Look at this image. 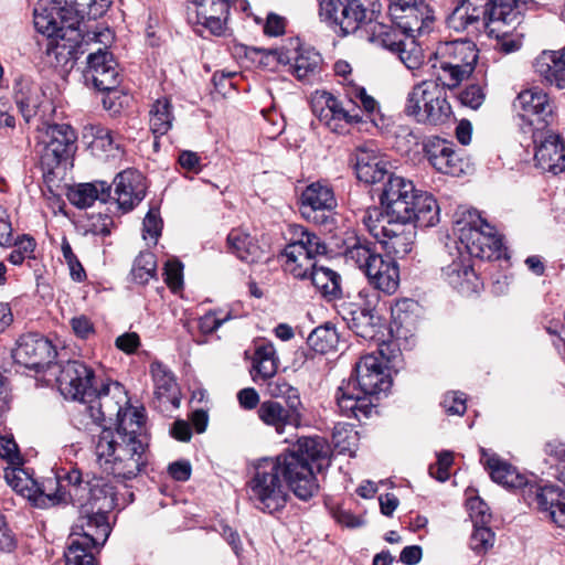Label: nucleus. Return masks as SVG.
Listing matches in <instances>:
<instances>
[{
  "label": "nucleus",
  "instance_id": "3",
  "mask_svg": "<svg viewBox=\"0 0 565 565\" xmlns=\"http://www.w3.org/2000/svg\"><path fill=\"white\" fill-rule=\"evenodd\" d=\"M379 354L361 356L355 364L354 377L338 387L335 399L344 416L359 422L369 418L375 406L373 397L391 388L392 379L382 360L383 349L379 350Z\"/></svg>",
  "mask_w": 565,
  "mask_h": 565
},
{
  "label": "nucleus",
  "instance_id": "64",
  "mask_svg": "<svg viewBox=\"0 0 565 565\" xmlns=\"http://www.w3.org/2000/svg\"><path fill=\"white\" fill-rule=\"evenodd\" d=\"M547 454L556 461L557 480L565 484V445H548Z\"/></svg>",
  "mask_w": 565,
  "mask_h": 565
},
{
  "label": "nucleus",
  "instance_id": "39",
  "mask_svg": "<svg viewBox=\"0 0 565 565\" xmlns=\"http://www.w3.org/2000/svg\"><path fill=\"white\" fill-rule=\"evenodd\" d=\"M315 288L328 300L341 297V277L331 268L315 265L309 277Z\"/></svg>",
  "mask_w": 565,
  "mask_h": 565
},
{
  "label": "nucleus",
  "instance_id": "9",
  "mask_svg": "<svg viewBox=\"0 0 565 565\" xmlns=\"http://www.w3.org/2000/svg\"><path fill=\"white\" fill-rule=\"evenodd\" d=\"M447 90L437 78L417 83L407 95L404 113L420 125H445L454 116Z\"/></svg>",
  "mask_w": 565,
  "mask_h": 565
},
{
  "label": "nucleus",
  "instance_id": "52",
  "mask_svg": "<svg viewBox=\"0 0 565 565\" xmlns=\"http://www.w3.org/2000/svg\"><path fill=\"white\" fill-rule=\"evenodd\" d=\"M495 534L487 525H473L468 541L469 548L478 556L486 555L494 545Z\"/></svg>",
  "mask_w": 565,
  "mask_h": 565
},
{
  "label": "nucleus",
  "instance_id": "30",
  "mask_svg": "<svg viewBox=\"0 0 565 565\" xmlns=\"http://www.w3.org/2000/svg\"><path fill=\"white\" fill-rule=\"evenodd\" d=\"M458 40L441 42L435 52L437 79L449 90L459 85V62L457 55Z\"/></svg>",
  "mask_w": 565,
  "mask_h": 565
},
{
  "label": "nucleus",
  "instance_id": "14",
  "mask_svg": "<svg viewBox=\"0 0 565 565\" xmlns=\"http://www.w3.org/2000/svg\"><path fill=\"white\" fill-rule=\"evenodd\" d=\"M376 0H319L322 20L338 28L342 35L356 32L375 11Z\"/></svg>",
  "mask_w": 565,
  "mask_h": 565
},
{
  "label": "nucleus",
  "instance_id": "32",
  "mask_svg": "<svg viewBox=\"0 0 565 565\" xmlns=\"http://www.w3.org/2000/svg\"><path fill=\"white\" fill-rule=\"evenodd\" d=\"M196 22L214 35L223 34L230 13V0H193Z\"/></svg>",
  "mask_w": 565,
  "mask_h": 565
},
{
  "label": "nucleus",
  "instance_id": "6",
  "mask_svg": "<svg viewBox=\"0 0 565 565\" xmlns=\"http://www.w3.org/2000/svg\"><path fill=\"white\" fill-rule=\"evenodd\" d=\"M285 480V467L276 456L264 458L255 466L253 477L247 482V493L253 505L268 514L281 511L289 499Z\"/></svg>",
  "mask_w": 565,
  "mask_h": 565
},
{
  "label": "nucleus",
  "instance_id": "43",
  "mask_svg": "<svg viewBox=\"0 0 565 565\" xmlns=\"http://www.w3.org/2000/svg\"><path fill=\"white\" fill-rule=\"evenodd\" d=\"M150 130L156 137L166 135L172 127L174 119L172 105L166 97L157 99L149 111Z\"/></svg>",
  "mask_w": 565,
  "mask_h": 565
},
{
  "label": "nucleus",
  "instance_id": "12",
  "mask_svg": "<svg viewBox=\"0 0 565 565\" xmlns=\"http://www.w3.org/2000/svg\"><path fill=\"white\" fill-rule=\"evenodd\" d=\"M356 89H364V87L350 84L347 88V105L328 92L316 96L312 100V111L318 120L333 132H340L345 124L362 121V116L356 110L360 99Z\"/></svg>",
  "mask_w": 565,
  "mask_h": 565
},
{
  "label": "nucleus",
  "instance_id": "29",
  "mask_svg": "<svg viewBox=\"0 0 565 565\" xmlns=\"http://www.w3.org/2000/svg\"><path fill=\"white\" fill-rule=\"evenodd\" d=\"M514 108L520 113V116L534 124L536 117L537 122H546L547 117L553 113L552 104L545 92L540 88H530L521 92L513 104Z\"/></svg>",
  "mask_w": 565,
  "mask_h": 565
},
{
  "label": "nucleus",
  "instance_id": "36",
  "mask_svg": "<svg viewBox=\"0 0 565 565\" xmlns=\"http://www.w3.org/2000/svg\"><path fill=\"white\" fill-rule=\"evenodd\" d=\"M438 280L440 284L457 289L459 285V239L447 235L443 250L438 255Z\"/></svg>",
  "mask_w": 565,
  "mask_h": 565
},
{
  "label": "nucleus",
  "instance_id": "25",
  "mask_svg": "<svg viewBox=\"0 0 565 565\" xmlns=\"http://www.w3.org/2000/svg\"><path fill=\"white\" fill-rule=\"evenodd\" d=\"M356 177L366 184H375L388 178V162L372 142L356 147L354 152Z\"/></svg>",
  "mask_w": 565,
  "mask_h": 565
},
{
  "label": "nucleus",
  "instance_id": "17",
  "mask_svg": "<svg viewBox=\"0 0 565 565\" xmlns=\"http://www.w3.org/2000/svg\"><path fill=\"white\" fill-rule=\"evenodd\" d=\"M95 374L82 361H67L61 366L56 377L58 390L65 398L86 403L94 395Z\"/></svg>",
  "mask_w": 565,
  "mask_h": 565
},
{
  "label": "nucleus",
  "instance_id": "34",
  "mask_svg": "<svg viewBox=\"0 0 565 565\" xmlns=\"http://www.w3.org/2000/svg\"><path fill=\"white\" fill-rule=\"evenodd\" d=\"M481 461L495 483L509 489H521L523 487L527 489L530 487L526 476L500 457L483 451Z\"/></svg>",
  "mask_w": 565,
  "mask_h": 565
},
{
  "label": "nucleus",
  "instance_id": "42",
  "mask_svg": "<svg viewBox=\"0 0 565 565\" xmlns=\"http://www.w3.org/2000/svg\"><path fill=\"white\" fill-rule=\"evenodd\" d=\"M292 233L294 239L286 245L287 247H301V254L311 260H315L316 256L327 253L326 244L315 233L309 232L302 226H296Z\"/></svg>",
  "mask_w": 565,
  "mask_h": 565
},
{
  "label": "nucleus",
  "instance_id": "7",
  "mask_svg": "<svg viewBox=\"0 0 565 565\" xmlns=\"http://www.w3.org/2000/svg\"><path fill=\"white\" fill-rule=\"evenodd\" d=\"M347 264L358 267L379 290L392 295L399 285V269L390 257L377 252L376 244L365 237H354L344 250Z\"/></svg>",
  "mask_w": 565,
  "mask_h": 565
},
{
  "label": "nucleus",
  "instance_id": "35",
  "mask_svg": "<svg viewBox=\"0 0 565 565\" xmlns=\"http://www.w3.org/2000/svg\"><path fill=\"white\" fill-rule=\"evenodd\" d=\"M535 72L551 85L565 88V47L558 51H543L534 62Z\"/></svg>",
  "mask_w": 565,
  "mask_h": 565
},
{
  "label": "nucleus",
  "instance_id": "1",
  "mask_svg": "<svg viewBox=\"0 0 565 565\" xmlns=\"http://www.w3.org/2000/svg\"><path fill=\"white\" fill-rule=\"evenodd\" d=\"M65 476L71 487L73 505L78 509L68 543H77L84 548H99L111 531L108 513L117 505L116 488L103 477L93 476L84 480L76 468H71Z\"/></svg>",
  "mask_w": 565,
  "mask_h": 565
},
{
  "label": "nucleus",
  "instance_id": "46",
  "mask_svg": "<svg viewBox=\"0 0 565 565\" xmlns=\"http://www.w3.org/2000/svg\"><path fill=\"white\" fill-rule=\"evenodd\" d=\"M339 335L332 323H324L313 329L308 335V345L317 353L324 354L337 348Z\"/></svg>",
  "mask_w": 565,
  "mask_h": 565
},
{
  "label": "nucleus",
  "instance_id": "57",
  "mask_svg": "<svg viewBox=\"0 0 565 565\" xmlns=\"http://www.w3.org/2000/svg\"><path fill=\"white\" fill-rule=\"evenodd\" d=\"M64 556L65 565H96L93 550L79 547L77 543H67Z\"/></svg>",
  "mask_w": 565,
  "mask_h": 565
},
{
  "label": "nucleus",
  "instance_id": "10",
  "mask_svg": "<svg viewBox=\"0 0 565 565\" xmlns=\"http://www.w3.org/2000/svg\"><path fill=\"white\" fill-rule=\"evenodd\" d=\"M461 244H465L467 253L476 258L491 260L507 257L502 237L473 209L461 213Z\"/></svg>",
  "mask_w": 565,
  "mask_h": 565
},
{
  "label": "nucleus",
  "instance_id": "33",
  "mask_svg": "<svg viewBox=\"0 0 565 565\" xmlns=\"http://www.w3.org/2000/svg\"><path fill=\"white\" fill-rule=\"evenodd\" d=\"M424 151L437 171L456 175L459 156L450 141L439 137H431L424 143Z\"/></svg>",
  "mask_w": 565,
  "mask_h": 565
},
{
  "label": "nucleus",
  "instance_id": "23",
  "mask_svg": "<svg viewBox=\"0 0 565 565\" xmlns=\"http://www.w3.org/2000/svg\"><path fill=\"white\" fill-rule=\"evenodd\" d=\"M534 166L544 173L565 172V140L557 134L534 135Z\"/></svg>",
  "mask_w": 565,
  "mask_h": 565
},
{
  "label": "nucleus",
  "instance_id": "53",
  "mask_svg": "<svg viewBox=\"0 0 565 565\" xmlns=\"http://www.w3.org/2000/svg\"><path fill=\"white\" fill-rule=\"evenodd\" d=\"M396 53L403 64L409 70L419 68L425 60L423 49L415 42V39H409L408 42L403 41V45L398 47Z\"/></svg>",
  "mask_w": 565,
  "mask_h": 565
},
{
  "label": "nucleus",
  "instance_id": "55",
  "mask_svg": "<svg viewBox=\"0 0 565 565\" xmlns=\"http://www.w3.org/2000/svg\"><path fill=\"white\" fill-rule=\"evenodd\" d=\"M479 58V50L472 40L461 39V81L468 78L475 71Z\"/></svg>",
  "mask_w": 565,
  "mask_h": 565
},
{
  "label": "nucleus",
  "instance_id": "58",
  "mask_svg": "<svg viewBox=\"0 0 565 565\" xmlns=\"http://www.w3.org/2000/svg\"><path fill=\"white\" fill-rule=\"evenodd\" d=\"M4 479L8 484L12 487V489L22 495H26L32 492L33 484H31L32 479H30L26 473L19 468H11L4 470Z\"/></svg>",
  "mask_w": 565,
  "mask_h": 565
},
{
  "label": "nucleus",
  "instance_id": "13",
  "mask_svg": "<svg viewBox=\"0 0 565 565\" xmlns=\"http://www.w3.org/2000/svg\"><path fill=\"white\" fill-rule=\"evenodd\" d=\"M127 403V396L118 383L107 384L99 390H94V395L88 397L85 403V411L97 424L116 420L118 423L117 428H120L121 424L130 428V424L136 420L132 413L138 411H125L124 406Z\"/></svg>",
  "mask_w": 565,
  "mask_h": 565
},
{
  "label": "nucleus",
  "instance_id": "18",
  "mask_svg": "<svg viewBox=\"0 0 565 565\" xmlns=\"http://www.w3.org/2000/svg\"><path fill=\"white\" fill-rule=\"evenodd\" d=\"M337 205L332 186L322 181L307 185L300 196L301 215L318 225H326L332 221L331 213Z\"/></svg>",
  "mask_w": 565,
  "mask_h": 565
},
{
  "label": "nucleus",
  "instance_id": "27",
  "mask_svg": "<svg viewBox=\"0 0 565 565\" xmlns=\"http://www.w3.org/2000/svg\"><path fill=\"white\" fill-rule=\"evenodd\" d=\"M270 54L277 56L281 64H290V71L299 81L309 82L321 71L322 57L312 47H300L292 58L279 49L270 51Z\"/></svg>",
  "mask_w": 565,
  "mask_h": 565
},
{
  "label": "nucleus",
  "instance_id": "49",
  "mask_svg": "<svg viewBox=\"0 0 565 565\" xmlns=\"http://www.w3.org/2000/svg\"><path fill=\"white\" fill-rule=\"evenodd\" d=\"M150 373L152 375L157 397L171 401L172 393L177 386L173 374L158 361L150 364Z\"/></svg>",
  "mask_w": 565,
  "mask_h": 565
},
{
  "label": "nucleus",
  "instance_id": "45",
  "mask_svg": "<svg viewBox=\"0 0 565 565\" xmlns=\"http://www.w3.org/2000/svg\"><path fill=\"white\" fill-rule=\"evenodd\" d=\"M301 247H285L282 255L286 257L284 269L297 279H306L313 269L316 262L301 254Z\"/></svg>",
  "mask_w": 565,
  "mask_h": 565
},
{
  "label": "nucleus",
  "instance_id": "47",
  "mask_svg": "<svg viewBox=\"0 0 565 565\" xmlns=\"http://www.w3.org/2000/svg\"><path fill=\"white\" fill-rule=\"evenodd\" d=\"M85 137H92L90 147L95 151L115 156L114 151L119 150L114 132L100 124L85 126Z\"/></svg>",
  "mask_w": 565,
  "mask_h": 565
},
{
  "label": "nucleus",
  "instance_id": "20",
  "mask_svg": "<svg viewBox=\"0 0 565 565\" xmlns=\"http://www.w3.org/2000/svg\"><path fill=\"white\" fill-rule=\"evenodd\" d=\"M12 356L18 364L40 373L50 366L55 358V350L52 343L44 337L36 333H28L19 338Z\"/></svg>",
  "mask_w": 565,
  "mask_h": 565
},
{
  "label": "nucleus",
  "instance_id": "26",
  "mask_svg": "<svg viewBox=\"0 0 565 565\" xmlns=\"http://www.w3.org/2000/svg\"><path fill=\"white\" fill-rule=\"evenodd\" d=\"M46 54L49 62L61 72L68 73L72 71L79 55L85 53V38H75L71 40V35L65 38L47 36Z\"/></svg>",
  "mask_w": 565,
  "mask_h": 565
},
{
  "label": "nucleus",
  "instance_id": "21",
  "mask_svg": "<svg viewBox=\"0 0 565 565\" xmlns=\"http://www.w3.org/2000/svg\"><path fill=\"white\" fill-rule=\"evenodd\" d=\"M529 504L559 527H565V490L548 483L531 484L525 494Z\"/></svg>",
  "mask_w": 565,
  "mask_h": 565
},
{
  "label": "nucleus",
  "instance_id": "37",
  "mask_svg": "<svg viewBox=\"0 0 565 565\" xmlns=\"http://www.w3.org/2000/svg\"><path fill=\"white\" fill-rule=\"evenodd\" d=\"M29 76L19 75L13 83V96L25 121L35 116L41 104V92Z\"/></svg>",
  "mask_w": 565,
  "mask_h": 565
},
{
  "label": "nucleus",
  "instance_id": "54",
  "mask_svg": "<svg viewBox=\"0 0 565 565\" xmlns=\"http://www.w3.org/2000/svg\"><path fill=\"white\" fill-rule=\"evenodd\" d=\"M514 24H493L488 29V33L490 35H494L498 39V49L504 53H511L516 51L520 47V42L518 40L509 38L510 28L514 29Z\"/></svg>",
  "mask_w": 565,
  "mask_h": 565
},
{
  "label": "nucleus",
  "instance_id": "61",
  "mask_svg": "<svg viewBox=\"0 0 565 565\" xmlns=\"http://www.w3.org/2000/svg\"><path fill=\"white\" fill-rule=\"evenodd\" d=\"M452 455L450 452H443L438 456L436 463L430 465L429 475L438 481H446L449 478L448 469L452 463Z\"/></svg>",
  "mask_w": 565,
  "mask_h": 565
},
{
  "label": "nucleus",
  "instance_id": "4",
  "mask_svg": "<svg viewBox=\"0 0 565 565\" xmlns=\"http://www.w3.org/2000/svg\"><path fill=\"white\" fill-rule=\"evenodd\" d=\"M331 449L320 436L300 437L292 447L277 457L285 467V480L292 493L302 501L318 494L316 473L330 466Z\"/></svg>",
  "mask_w": 565,
  "mask_h": 565
},
{
  "label": "nucleus",
  "instance_id": "48",
  "mask_svg": "<svg viewBox=\"0 0 565 565\" xmlns=\"http://www.w3.org/2000/svg\"><path fill=\"white\" fill-rule=\"evenodd\" d=\"M267 392L271 397L285 399L287 406L305 411L299 390L284 377H273L267 382Z\"/></svg>",
  "mask_w": 565,
  "mask_h": 565
},
{
  "label": "nucleus",
  "instance_id": "62",
  "mask_svg": "<svg viewBox=\"0 0 565 565\" xmlns=\"http://www.w3.org/2000/svg\"><path fill=\"white\" fill-rule=\"evenodd\" d=\"M0 457L13 466L21 465V457L18 450V445L13 438L7 436L0 437Z\"/></svg>",
  "mask_w": 565,
  "mask_h": 565
},
{
  "label": "nucleus",
  "instance_id": "24",
  "mask_svg": "<svg viewBox=\"0 0 565 565\" xmlns=\"http://www.w3.org/2000/svg\"><path fill=\"white\" fill-rule=\"evenodd\" d=\"M85 81L100 92H113L119 83V72L113 54L106 49H98L87 56V66L84 70Z\"/></svg>",
  "mask_w": 565,
  "mask_h": 565
},
{
  "label": "nucleus",
  "instance_id": "51",
  "mask_svg": "<svg viewBox=\"0 0 565 565\" xmlns=\"http://www.w3.org/2000/svg\"><path fill=\"white\" fill-rule=\"evenodd\" d=\"M466 509L472 525H487L491 520V513L488 504L477 494L475 490L465 491Z\"/></svg>",
  "mask_w": 565,
  "mask_h": 565
},
{
  "label": "nucleus",
  "instance_id": "8",
  "mask_svg": "<svg viewBox=\"0 0 565 565\" xmlns=\"http://www.w3.org/2000/svg\"><path fill=\"white\" fill-rule=\"evenodd\" d=\"M110 0H52L50 7L39 4L34 9V26L46 36L65 38L71 40L82 38L78 29L85 9L92 6L105 8Z\"/></svg>",
  "mask_w": 565,
  "mask_h": 565
},
{
  "label": "nucleus",
  "instance_id": "28",
  "mask_svg": "<svg viewBox=\"0 0 565 565\" xmlns=\"http://www.w3.org/2000/svg\"><path fill=\"white\" fill-rule=\"evenodd\" d=\"M115 195L118 206L128 212L140 203L146 195V185L141 173L126 170L114 179Z\"/></svg>",
  "mask_w": 565,
  "mask_h": 565
},
{
  "label": "nucleus",
  "instance_id": "5",
  "mask_svg": "<svg viewBox=\"0 0 565 565\" xmlns=\"http://www.w3.org/2000/svg\"><path fill=\"white\" fill-rule=\"evenodd\" d=\"M384 214L377 223L385 220L414 222L422 227H431L439 222V206L431 194L417 191L413 181L390 174L380 195Z\"/></svg>",
  "mask_w": 565,
  "mask_h": 565
},
{
  "label": "nucleus",
  "instance_id": "22",
  "mask_svg": "<svg viewBox=\"0 0 565 565\" xmlns=\"http://www.w3.org/2000/svg\"><path fill=\"white\" fill-rule=\"evenodd\" d=\"M68 470L60 469L54 476L44 478L41 482L31 481L32 492L26 494L38 508L73 504V495L68 480L65 478Z\"/></svg>",
  "mask_w": 565,
  "mask_h": 565
},
{
  "label": "nucleus",
  "instance_id": "19",
  "mask_svg": "<svg viewBox=\"0 0 565 565\" xmlns=\"http://www.w3.org/2000/svg\"><path fill=\"white\" fill-rule=\"evenodd\" d=\"M422 226L414 222H399L385 220L383 223L369 225L370 232L388 252L398 257H404L412 252L416 238V228Z\"/></svg>",
  "mask_w": 565,
  "mask_h": 565
},
{
  "label": "nucleus",
  "instance_id": "63",
  "mask_svg": "<svg viewBox=\"0 0 565 565\" xmlns=\"http://www.w3.org/2000/svg\"><path fill=\"white\" fill-rule=\"evenodd\" d=\"M417 307V302L412 299H399L391 307V315L395 322L403 324L406 321L407 315L413 312Z\"/></svg>",
  "mask_w": 565,
  "mask_h": 565
},
{
  "label": "nucleus",
  "instance_id": "38",
  "mask_svg": "<svg viewBox=\"0 0 565 565\" xmlns=\"http://www.w3.org/2000/svg\"><path fill=\"white\" fill-rule=\"evenodd\" d=\"M110 198L111 185L105 181L79 184L68 194L71 203L79 209L89 207L97 200L103 203H106L109 201Z\"/></svg>",
  "mask_w": 565,
  "mask_h": 565
},
{
  "label": "nucleus",
  "instance_id": "15",
  "mask_svg": "<svg viewBox=\"0 0 565 565\" xmlns=\"http://www.w3.org/2000/svg\"><path fill=\"white\" fill-rule=\"evenodd\" d=\"M465 10V29L471 28L472 34H479L493 24L521 23L520 12L511 3L497 0H461Z\"/></svg>",
  "mask_w": 565,
  "mask_h": 565
},
{
  "label": "nucleus",
  "instance_id": "50",
  "mask_svg": "<svg viewBox=\"0 0 565 565\" xmlns=\"http://www.w3.org/2000/svg\"><path fill=\"white\" fill-rule=\"evenodd\" d=\"M157 260L151 252H141L135 259L131 276L137 284L145 285L156 276Z\"/></svg>",
  "mask_w": 565,
  "mask_h": 565
},
{
  "label": "nucleus",
  "instance_id": "16",
  "mask_svg": "<svg viewBox=\"0 0 565 565\" xmlns=\"http://www.w3.org/2000/svg\"><path fill=\"white\" fill-rule=\"evenodd\" d=\"M388 14L409 39L429 33L434 23L433 10L425 0H390Z\"/></svg>",
  "mask_w": 565,
  "mask_h": 565
},
{
  "label": "nucleus",
  "instance_id": "56",
  "mask_svg": "<svg viewBox=\"0 0 565 565\" xmlns=\"http://www.w3.org/2000/svg\"><path fill=\"white\" fill-rule=\"evenodd\" d=\"M61 249L63 257L68 266L71 278L77 282L84 281L87 277L86 271L77 256L74 254L72 246L66 237L62 239Z\"/></svg>",
  "mask_w": 565,
  "mask_h": 565
},
{
  "label": "nucleus",
  "instance_id": "40",
  "mask_svg": "<svg viewBox=\"0 0 565 565\" xmlns=\"http://www.w3.org/2000/svg\"><path fill=\"white\" fill-rule=\"evenodd\" d=\"M366 40L394 53L403 45L399 33L394 28L377 21H369L365 29Z\"/></svg>",
  "mask_w": 565,
  "mask_h": 565
},
{
  "label": "nucleus",
  "instance_id": "44",
  "mask_svg": "<svg viewBox=\"0 0 565 565\" xmlns=\"http://www.w3.org/2000/svg\"><path fill=\"white\" fill-rule=\"evenodd\" d=\"M350 328L360 338L376 340L382 328L381 318L373 310L364 308L359 312H354Z\"/></svg>",
  "mask_w": 565,
  "mask_h": 565
},
{
  "label": "nucleus",
  "instance_id": "2",
  "mask_svg": "<svg viewBox=\"0 0 565 565\" xmlns=\"http://www.w3.org/2000/svg\"><path fill=\"white\" fill-rule=\"evenodd\" d=\"M135 423L130 428H104L95 444V455L99 468L106 475L124 481L136 478L148 462L147 444L140 438L145 417L134 412Z\"/></svg>",
  "mask_w": 565,
  "mask_h": 565
},
{
  "label": "nucleus",
  "instance_id": "41",
  "mask_svg": "<svg viewBox=\"0 0 565 565\" xmlns=\"http://www.w3.org/2000/svg\"><path fill=\"white\" fill-rule=\"evenodd\" d=\"M228 248L241 260L254 263L258 259L260 250L258 245L253 241L249 234L239 230H233L227 235Z\"/></svg>",
  "mask_w": 565,
  "mask_h": 565
},
{
  "label": "nucleus",
  "instance_id": "11",
  "mask_svg": "<svg viewBox=\"0 0 565 565\" xmlns=\"http://www.w3.org/2000/svg\"><path fill=\"white\" fill-rule=\"evenodd\" d=\"M35 153L44 171L52 172L75 149V130L68 124H46L38 129Z\"/></svg>",
  "mask_w": 565,
  "mask_h": 565
},
{
  "label": "nucleus",
  "instance_id": "31",
  "mask_svg": "<svg viewBox=\"0 0 565 565\" xmlns=\"http://www.w3.org/2000/svg\"><path fill=\"white\" fill-rule=\"evenodd\" d=\"M257 414L259 419L275 428L277 434H282L286 426H300L303 417V412L294 407H284L280 403L275 401L263 402Z\"/></svg>",
  "mask_w": 565,
  "mask_h": 565
},
{
  "label": "nucleus",
  "instance_id": "60",
  "mask_svg": "<svg viewBox=\"0 0 565 565\" xmlns=\"http://www.w3.org/2000/svg\"><path fill=\"white\" fill-rule=\"evenodd\" d=\"M182 269H183V266L178 260H169L166 263L164 281L172 290H177V289L181 288L183 285Z\"/></svg>",
  "mask_w": 565,
  "mask_h": 565
},
{
  "label": "nucleus",
  "instance_id": "59",
  "mask_svg": "<svg viewBox=\"0 0 565 565\" xmlns=\"http://www.w3.org/2000/svg\"><path fill=\"white\" fill-rule=\"evenodd\" d=\"M486 94L480 84H469L461 90V106L478 109L484 102Z\"/></svg>",
  "mask_w": 565,
  "mask_h": 565
}]
</instances>
